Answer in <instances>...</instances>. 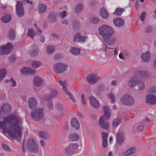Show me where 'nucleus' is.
<instances>
[{
    "label": "nucleus",
    "mask_w": 156,
    "mask_h": 156,
    "mask_svg": "<svg viewBox=\"0 0 156 156\" xmlns=\"http://www.w3.org/2000/svg\"><path fill=\"white\" fill-rule=\"evenodd\" d=\"M22 120L20 117L11 114L0 121V128L4 133H8L9 136L19 140L22 136Z\"/></svg>",
    "instance_id": "obj_1"
},
{
    "label": "nucleus",
    "mask_w": 156,
    "mask_h": 156,
    "mask_svg": "<svg viewBox=\"0 0 156 156\" xmlns=\"http://www.w3.org/2000/svg\"><path fill=\"white\" fill-rule=\"evenodd\" d=\"M99 34L102 36L105 42L111 44L114 43L113 40H111L110 37L114 33L113 29L107 25H103L99 28Z\"/></svg>",
    "instance_id": "obj_2"
},
{
    "label": "nucleus",
    "mask_w": 156,
    "mask_h": 156,
    "mask_svg": "<svg viewBox=\"0 0 156 156\" xmlns=\"http://www.w3.org/2000/svg\"><path fill=\"white\" fill-rule=\"evenodd\" d=\"M26 147L30 152L36 153L38 151L37 144L34 139H29L27 142Z\"/></svg>",
    "instance_id": "obj_3"
},
{
    "label": "nucleus",
    "mask_w": 156,
    "mask_h": 156,
    "mask_svg": "<svg viewBox=\"0 0 156 156\" xmlns=\"http://www.w3.org/2000/svg\"><path fill=\"white\" fill-rule=\"evenodd\" d=\"M137 85L139 86V88L140 90H143L145 87L144 83L142 80H138L135 76L131 78L129 81L128 86L130 87H133Z\"/></svg>",
    "instance_id": "obj_4"
},
{
    "label": "nucleus",
    "mask_w": 156,
    "mask_h": 156,
    "mask_svg": "<svg viewBox=\"0 0 156 156\" xmlns=\"http://www.w3.org/2000/svg\"><path fill=\"white\" fill-rule=\"evenodd\" d=\"M43 109L39 108L36 111L32 112L31 114V116L33 119L37 121L43 118Z\"/></svg>",
    "instance_id": "obj_5"
},
{
    "label": "nucleus",
    "mask_w": 156,
    "mask_h": 156,
    "mask_svg": "<svg viewBox=\"0 0 156 156\" xmlns=\"http://www.w3.org/2000/svg\"><path fill=\"white\" fill-rule=\"evenodd\" d=\"M67 66L64 63H58L53 67V70L55 73L60 74L63 73L66 69Z\"/></svg>",
    "instance_id": "obj_6"
},
{
    "label": "nucleus",
    "mask_w": 156,
    "mask_h": 156,
    "mask_svg": "<svg viewBox=\"0 0 156 156\" xmlns=\"http://www.w3.org/2000/svg\"><path fill=\"white\" fill-rule=\"evenodd\" d=\"M121 102L127 105H132L134 103V100L133 97L125 94L122 97L121 99Z\"/></svg>",
    "instance_id": "obj_7"
},
{
    "label": "nucleus",
    "mask_w": 156,
    "mask_h": 156,
    "mask_svg": "<svg viewBox=\"0 0 156 156\" xmlns=\"http://www.w3.org/2000/svg\"><path fill=\"white\" fill-rule=\"evenodd\" d=\"M11 112V107L8 104H5L0 107V118L4 116V115H7Z\"/></svg>",
    "instance_id": "obj_8"
},
{
    "label": "nucleus",
    "mask_w": 156,
    "mask_h": 156,
    "mask_svg": "<svg viewBox=\"0 0 156 156\" xmlns=\"http://www.w3.org/2000/svg\"><path fill=\"white\" fill-rule=\"evenodd\" d=\"M16 13L19 17H22L24 14V8L22 3L20 1H18L16 6Z\"/></svg>",
    "instance_id": "obj_9"
},
{
    "label": "nucleus",
    "mask_w": 156,
    "mask_h": 156,
    "mask_svg": "<svg viewBox=\"0 0 156 156\" xmlns=\"http://www.w3.org/2000/svg\"><path fill=\"white\" fill-rule=\"evenodd\" d=\"M12 47V44L10 43H8L7 45L1 47L0 48V54L3 55L10 53Z\"/></svg>",
    "instance_id": "obj_10"
},
{
    "label": "nucleus",
    "mask_w": 156,
    "mask_h": 156,
    "mask_svg": "<svg viewBox=\"0 0 156 156\" xmlns=\"http://www.w3.org/2000/svg\"><path fill=\"white\" fill-rule=\"evenodd\" d=\"M99 79V77L94 74H90L87 77V81L90 83H94L96 82Z\"/></svg>",
    "instance_id": "obj_11"
},
{
    "label": "nucleus",
    "mask_w": 156,
    "mask_h": 156,
    "mask_svg": "<svg viewBox=\"0 0 156 156\" xmlns=\"http://www.w3.org/2000/svg\"><path fill=\"white\" fill-rule=\"evenodd\" d=\"M57 17V14L56 12L53 11H51L48 13L47 20L50 23H54L56 21Z\"/></svg>",
    "instance_id": "obj_12"
},
{
    "label": "nucleus",
    "mask_w": 156,
    "mask_h": 156,
    "mask_svg": "<svg viewBox=\"0 0 156 156\" xmlns=\"http://www.w3.org/2000/svg\"><path fill=\"white\" fill-rule=\"evenodd\" d=\"M78 147V145L76 144H69L68 146L65 149V152L67 154H72L74 149Z\"/></svg>",
    "instance_id": "obj_13"
},
{
    "label": "nucleus",
    "mask_w": 156,
    "mask_h": 156,
    "mask_svg": "<svg viewBox=\"0 0 156 156\" xmlns=\"http://www.w3.org/2000/svg\"><path fill=\"white\" fill-rule=\"evenodd\" d=\"M28 106L31 110H34L37 107V103L36 99L33 97L29 98L28 101Z\"/></svg>",
    "instance_id": "obj_14"
},
{
    "label": "nucleus",
    "mask_w": 156,
    "mask_h": 156,
    "mask_svg": "<svg viewBox=\"0 0 156 156\" xmlns=\"http://www.w3.org/2000/svg\"><path fill=\"white\" fill-rule=\"evenodd\" d=\"M103 109L104 112V116L101 117H103V119L105 120H108L111 116V110L108 106H104Z\"/></svg>",
    "instance_id": "obj_15"
},
{
    "label": "nucleus",
    "mask_w": 156,
    "mask_h": 156,
    "mask_svg": "<svg viewBox=\"0 0 156 156\" xmlns=\"http://www.w3.org/2000/svg\"><path fill=\"white\" fill-rule=\"evenodd\" d=\"M146 101L147 103L154 104L156 102V98L155 96L152 94L148 95L146 97Z\"/></svg>",
    "instance_id": "obj_16"
},
{
    "label": "nucleus",
    "mask_w": 156,
    "mask_h": 156,
    "mask_svg": "<svg viewBox=\"0 0 156 156\" xmlns=\"http://www.w3.org/2000/svg\"><path fill=\"white\" fill-rule=\"evenodd\" d=\"M106 120L103 119V117H101L99 120V123L101 127L105 129H108L109 126L108 123L106 121Z\"/></svg>",
    "instance_id": "obj_17"
},
{
    "label": "nucleus",
    "mask_w": 156,
    "mask_h": 156,
    "mask_svg": "<svg viewBox=\"0 0 156 156\" xmlns=\"http://www.w3.org/2000/svg\"><path fill=\"white\" fill-rule=\"evenodd\" d=\"M117 142L119 144L121 145L124 140V134L121 132H118L116 136Z\"/></svg>",
    "instance_id": "obj_18"
},
{
    "label": "nucleus",
    "mask_w": 156,
    "mask_h": 156,
    "mask_svg": "<svg viewBox=\"0 0 156 156\" xmlns=\"http://www.w3.org/2000/svg\"><path fill=\"white\" fill-rule=\"evenodd\" d=\"M114 24L117 27H120L123 26L124 23V20L122 19L117 18L113 20Z\"/></svg>",
    "instance_id": "obj_19"
},
{
    "label": "nucleus",
    "mask_w": 156,
    "mask_h": 156,
    "mask_svg": "<svg viewBox=\"0 0 156 156\" xmlns=\"http://www.w3.org/2000/svg\"><path fill=\"white\" fill-rule=\"evenodd\" d=\"M57 96L58 92L57 91L55 90L52 89L51 90L50 95L46 96L45 99L48 101Z\"/></svg>",
    "instance_id": "obj_20"
},
{
    "label": "nucleus",
    "mask_w": 156,
    "mask_h": 156,
    "mask_svg": "<svg viewBox=\"0 0 156 156\" xmlns=\"http://www.w3.org/2000/svg\"><path fill=\"white\" fill-rule=\"evenodd\" d=\"M86 38V37H83L79 34H77L75 36L74 40L76 42H84L85 41V39Z\"/></svg>",
    "instance_id": "obj_21"
},
{
    "label": "nucleus",
    "mask_w": 156,
    "mask_h": 156,
    "mask_svg": "<svg viewBox=\"0 0 156 156\" xmlns=\"http://www.w3.org/2000/svg\"><path fill=\"white\" fill-rule=\"evenodd\" d=\"M89 101L91 105L94 107L97 108L99 106L98 101L94 97L91 96L89 98Z\"/></svg>",
    "instance_id": "obj_22"
},
{
    "label": "nucleus",
    "mask_w": 156,
    "mask_h": 156,
    "mask_svg": "<svg viewBox=\"0 0 156 156\" xmlns=\"http://www.w3.org/2000/svg\"><path fill=\"white\" fill-rule=\"evenodd\" d=\"M35 70L32 69L24 67L21 69L22 73L23 74H26L28 73L34 74L35 73Z\"/></svg>",
    "instance_id": "obj_23"
},
{
    "label": "nucleus",
    "mask_w": 156,
    "mask_h": 156,
    "mask_svg": "<svg viewBox=\"0 0 156 156\" xmlns=\"http://www.w3.org/2000/svg\"><path fill=\"white\" fill-rule=\"evenodd\" d=\"M71 123L72 126L75 129H78L79 128L80 124L76 118H73L71 120Z\"/></svg>",
    "instance_id": "obj_24"
},
{
    "label": "nucleus",
    "mask_w": 156,
    "mask_h": 156,
    "mask_svg": "<svg viewBox=\"0 0 156 156\" xmlns=\"http://www.w3.org/2000/svg\"><path fill=\"white\" fill-rule=\"evenodd\" d=\"M141 58L142 60L145 62H148L150 58V54L149 52L147 51L145 53H143L141 56Z\"/></svg>",
    "instance_id": "obj_25"
},
{
    "label": "nucleus",
    "mask_w": 156,
    "mask_h": 156,
    "mask_svg": "<svg viewBox=\"0 0 156 156\" xmlns=\"http://www.w3.org/2000/svg\"><path fill=\"white\" fill-rule=\"evenodd\" d=\"M43 80L39 76H36L34 77V84L36 87H38L42 83Z\"/></svg>",
    "instance_id": "obj_26"
},
{
    "label": "nucleus",
    "mask_w": 156,
    "mask_h": 156,
    "mask_svg": "<svg viewBox=\"0 0 156 156\" xmlns=\"http://www.w3.org/2000/svg\"><path fill=\"white\" fill-rule=\"evenodd\" d=\"M100 14L102 18L104 19H106L109 17V14L107 11L104 8L101 9Z\"/></svg>",
    "instance_id": "obj_27"
},
{
    "label": "nucleus",
    "mask_w": 156,
    "mask_h": 156,
    "mask_svg": "<svg viewBox=\"0 0 156 156\" xmlns=\"http://www.w3.org/2000/svg\"><path fill=\"white\" fill-rule=\"evenodd\" d=\"M69 138L71 141H77L79 138V135L76 133H71L69 136Z\"/></svg>",
    "instance_id": "obj_28"
},
{
    "label": "nucleus",
    "mask_w": 156,
    "mask_h": 156,
    "mask_svg": "<svg viewBox=\"0 0 156 156\" xmlns=\"http://www.w3.org/2000/svg\"><path fill=\"white\" fill-rule=\"evenodd\" d=\"M11 19V15L9 14L2 16L1 19V20L3 23H7L9 22Z\"/></svg>",
    "instance_id": "obj_29"
},
{
    "label": "nucleus",
    "mask_w": 156,
    "mask_h": 156,
    "mask_svg": "<svg viewBox=\"0 0 156 156\" xmlns=\"http://www.w3.org/2000/svg\"><path fill=\"white\" fill-rule=\"evenodd\" d=\"M33 50L30 52V55L32 57L37 56L38 54V50L37 46L35 45L33 47Z\"/></svg>",
    "instance_id": "obj_30"
},
{
    "label": "nucleus",
    "mask_w": 156,
    "mask_h": 156,
    "mask_svg": "<svg viewBox=\"0 0 156 156\" xmlns=\"http://www.w3.org/2000/svg\"><path fill=\"white\" fill-rule=\"evenodd\" d=\"M72 26L73 29L75 30H77L80 27V23L78 20H74L73 21Z\"/></svg>",
    "instance_id": "obj_31"
},
{
    "label": "nucleus",
    "mask_w": 156,
    "mask_h": 156,
    "mask_svg": "<svg viewBox=\"0 0 156 156\" xmlns=\"http://www.w3.org/2000/svg\"><path fill=\"white\" fill-rule=\"evenodd\" d=\"M8 37L10 40H13L15 37V33L14 30L12 28L9 29L8 32Z\"/></svg>",
    "instance_id": "obj_32"
},
{
    "label": "nucleus",
    "mask_w": 156,
    "mask_h": 156,
    "mask_svg": "<svg viewBox=\"0 0 156 156\" xmlns=\"http://www.w3.org/2000/svg\"><path fill=\"white\" fill-rule=\"evenodd\" d=\"M37 30L36 32L37 35L40 36V41L42 43H43L45 41V38L44 36L41 33V30L39 28H37Z\"/></svg>",
    "instance_id": "obj_33"
},
{
    "label": "nucleus",
    "mask_w": 156,
    "mask_h": 156,
    "mask_svg": "<svg viewBox=\"0 0 156 156\" xmlns=\"http://www.w3.org/2000/svg\"><path fill=\"white\" fill-rule=\"evenodd\" d=\"M125 11V9L123 8H117L116 9L115 11L113 12L114 15L120 16L122 13Z\"/></svg>",
    "instance_id": "obj_34"
},
{
    "label": "nucleus",
    "mask_w": 156,
    "mask_h": 156,
    "mask_svg": "<svg viewBox=\"0 0 156 156\" xmlns=\"http://www.w3.org/2000/svg\"><path fill=\"white\" fill-rule=\"evenodd\" d=\"M6 71L5 68H2L0 70V81H2L6 75Z\"/></svg>",
    "instance_id": "obj_35"
},
{
    "label": "nucleus",
    "mask_w": 156,
    "mask_h": 156,
    "mask_svg": "<svg viewBox=\"0 0 156 156\" xmlns=\"http://www.w3.org/2000/svg\"><path fill=\"white\" fill-rule=\"evenodd\" d=\"M47 6L44 4H40L38 7V12L41 13L44 12L46 10Z\"/></svg>",
    "instance_id": "obj_36"
},
{
    "label": "nucleus",
    "mask_w": 156,
    "mask_h": 156,
    "mask_svg": "<svg viewBox=\"0 0 156 156\" xmlns=\"http://www.w3.org/2000/svg\"><path fill=\"white\" fill-rule=\"evenodd\" d=\"M121 119L120 117H117L112 121V126L113 127H116L121 122Z\"/></svg>",
    "instance_id": "obj_37"
},
{
    "label": "nucleus",
    "mask_w": 156,
    "mask_h": 156,
    "mask_svg": "<svg viewBox=\"0 0 156 156\" xmlns=\"http://www.w3.org/2000/svg\"><path fill=\"white\" fill-rule=\"evenodd\" d=\"M36 33L34 34V31L31 29L29 28L28 30L27 36L30 37L32 38H33L36 36Z\"/></svg>",
    "instance_id": "obj_38"
},
{
    "label": "nucleus",
    "mask_w": 156,
    "mask_h": 156,
    "mask_svg": "<svg viewBox=\"0 0 156 156\" xmlns=\"http://www.w3.org/2000/svg\"><path fill=\"white\" fill-rule=\"evenodd\" d=\"M90 20V23L93 24H97L100 21L99 18L95 16L91 18Z\"/></svg>",
    "instance_id": "obj_39"
},
{
    "label": "nucleus",
    "mask_w": 156,
    "mask_h": 156,
    "mask_svg": "<svg viewBox=\"0 0 156 156\" xmlns=\"http://www.w3.org/2000/svg\"><path fill=\"white\" fill-rule=\"evenodd\" d=\"M40 137L44 139H47L49 138V136L48 134L45 132L41 131L39 133Z\"/></svg>",
    "instance_id": "obj_40"
},
{
    "label": "nucleus",
    "mask_w": 156,
    "mask_h": 156,
    "mask_svg": "<svg viewBox=\"0 0 156 156\" xmlns=\"http://www.w3.org/2000/svg\"><path fill=\"white\" fill-rule=\"evenodd\" d=\"M31 65L34 68L37 69L41 66V63L39 61H34L31 62Z\"/></svg>",
    "instance_id": "obj_41"
},
{
    "label": "nucleus",
    "mask_w": 156,
    "mask_h": 156,
    "mask_svg": "<svg viewBox=\"0 0 156 156\" xmlns=\"http://www.w3.org/2000/svg\"><path fill=\"white\" fill-rule=\"evenodd\" d=\"M70 51L73 54L77 55L80 53V50L79 49L75 47H72L70 50Z\"/></svg>",
    "instance_id": "obj_42"
},
{
    "label": "nucleus",
    "mask_w": 156,
    "mask_h": 156,
    "mask_svg": "<svg viewBox=\"0 0 156 156\" xmlns=\"http://www.w3.org/2000/svg\"><path fill=\"white\" fill-rule=\"evenodd\" d=\"M135 152V149L133 147H131L127 150L125 153L126 155H131Z\"/></svg>",
    "instance_id": "obj_43"
},
{
    "label": "nucleus",
    "mask_w": 156,
    "mask_h": 156,
    "mask_svg": "<svg viewBox=\"0 0 156 156\" xmlns=\"http://www.w3.org/2000/svg\"><path fill=\"white\" fill-rule=\"evenodd\" d=\"M83 8V5L82 4H80L77 5L76 7L75 12L76 13L80 12Z\"/></svg>",
    "instance_id": "obj_44"
},
{
    "label": "nucleus",
    "mask_w": 156,
    "mask_h": 156,
    "mask_svg": "<svg viewBox=\"0 0 156 156\" xmlns=\"http://www.w3.org/2000/svg\"><path fill=\"white\" fill-rule=\"evenodd\" d=\"M139 74L141 76L142 78H146L147 77L148 74L147 72L143 71H141L139 72Z\"/></svg>",
    "instance_id": "obj_45"
},
{
    "label": "nucleus",
    "mask_w": 156,
    "mask_h": 156,
    "mask_svg": "<svg viewBox=\"0 0 156 156\" xmlns=\"http://www.w3.org/2000/svg\"><path fill=\"white\" fill-rule=\"evenodd\" d=\"M55 48L53 46H50L47 48V51L48 53L50 54L52 53L54 51Z\"/></svg>",
    "instance_id": "obj_46"
},
{
    "label": "nucleus",
    "mask_w": 156,
    "mask_h": 156,
    "mask_svg": "<svg viewBox=\"0 0 156 156\" xmlns=\"http://www.w3.org/2000/svg\"><path fill=\"white\" fill-rule=\"evenodd\" d=\"M123 54H122V53H120L119 54V58L120 59H125L123 57V55H127V54H128V52L127 51L125 50L123 51V52H122Z\"/></svg>",
    "instance_id": "obj_47"
},
{
    "label": "nucleus",
    "mask_w": 156,
    "mask_h": 156,
    "mask_svg": "<svg viewBox=\"0 0 156 156\" xmlns=\"http://www.w3.org/2000/svg\"><path fill=\"white\" fill-rule=\"evenodd\" d=\"M152 27L150 26H147L145 27V32L147 33H149L151 32Z\"/></svg>",
    "instance_id": "obj_48"
},
{
    "label": "nucleus",
    "mask_w": 156,
    "mask_h": 156,
    "mask_svg": "<svg viewBox=\"0 0 156 156\" xmlns=\"http://www.w3.org/2000/svg\"><path fill=\"white\" fill-rule=\"evenodd\" d=\"M109 97L110 98L112 103H114L115 102V95L112 93H110L109 94Z\"/></svg>",
    "instance_id": "obj_49"
},
{
    "label": "nucleus",
    "mask_w": 156,
    "mask_h": 156,
    "mask_svg": "<svg viewBox=\"0 0 156 156\" xmlns=\"http://www.w3.org/2000/svg\"><path fill=\"white\" fill-rule=\"evenodd\" d=\"M148 92L156 94V87H152L148 89Z\"/></svg>",
    "instance_id": "obj_50"
},
{
    "label": "nucleus",
    "mask_w": 156,
    "mask_h": 156,
    "mask_svg": "<svg viewBox=\"0 0 156 156\" xmlns=\"http://www.w3.org/2000/svg\"><path fill=\"white\" fill-rule=\"evenodd\" d=\"M58 109L60 111L63 110L64 108L62 105L60 103H57L56 104Z\"/></svg>",
    "instance_id": "obj_51"
},
{
    "label": "nucleus",
    "mask_w": 156,
    "mask_h": 156,
    "mask_svg": "<svg viewBox=\"0 0 156 156\" xmlns=\"http://www.w3.org/2000/svg\"><path fill=\"white\" fill-rule=\"evenodd\" d=\"M146 12L144 11H143L142 12L140 17V20L142 21H143L144 20L146 16Z\"/></svg>",
    "instance_id": "obj_52"
},
{
    "label": "nucleus",
    "mask_w": 156,
    "mask_h": 156,
    "mask_svg": "<svg viewBox=\"0 0 156 156\" xmlns=\"http://www.w3.org/2000/svg\"><path fill=\"white\" fill-rule=\"evenodd\" d=\"M47 106L49 109L51 110L53 108V105L51 102L49 101L47 104Z\"/></svg>",
    "instance_id": "obj_53"
},
{
    "label": "nucleus",
    "mask_w": 156,
    "mask_h": 156,
    "mask_svg": "<svg viewBox=\"0 0 156 156\" xmlns=\"http://www.w3.org/2000/svg\"><path fill=\"white\" fill-rule=\"evenodd\" d=\"M108 134L107 133H102V137L103 140H107Z\"/></svg>",
    "instance_id": "obj_54"
},
{
    "label": "nucleus",
    "mask_w": 156,
    "mask_h": 156,
    "mask_svg": "<svg viewBox=\"0 0 156 156\" xmlns=\"http://www.w3.org/2000/svg\"><path fill=\"white\" fill-rule=\"evenodd\" d=\"M11 81L12 82V87H14L16 86V81L14 80V78L12 77L10 78Z\"/></svg>",
    "instance_id": "obj_55"
},
{
    "label": "nucleus",
    "mask_w": 156,
    "mask_h": 156,
    "mask_svg": "<svg viewBox=\"0 0 156 156\" xmlns=\"http://www.w3.org/2000/svg\"><path fill=\"white\" fill-rule=\"evenodd\" d=\"M81 98L82 103L84 104H85L86 102L85 95H82L81 96Z\"/></svg>",
    "instance_id": "obj_56"
},
{
    "label": "nucleus",
    "mask_w": 156,
    "mask_h": 156,
    "mask_svg": "<svg viewBox=\"0 0 156 156\" xmlns=\"http://www.w3.org/2000/svg\"><path fill=\"white\" fill-rule=\"evenodd\" d=\"M8 60L10 62H13L15 60V57L14 55H12L9 57Z\"/></svg>",
    "instance_id": "obj_57"
},
{
    "label": "nucleus",
    "mask_w": 156,
    "mask_h": 156,
    "mask_svg": "<svg viewBox=\"0 0 156 156\" xmlns=\"http://www.w3.org/2000/svg\"><path fill=\"white\" fill-rule=\"evenodd\" d=\"M2 146L3 148V149L5 150L9 151V147H8L7 145L6 144H4L3 143L2 144Z\"/></svg>",
    "instance_id": "obj_58"
},
{
    "label": "nucleus",
    "mask_w": 156,
    "mask_h": 156,
    "mask_svg": "<svg viewBox=\"0 0 156 156\" xmlns=\"http://www.w3.org/2000/svg\"><path fill=\"white\" fill-rule=\"evenodd\" d=\"M67 15L66 11L64 10L60 13V16L62 18H64Z\"/></svg>",
    "instance_id": "obj_59"
},
{
    "label": "nucleus",
    "mask_w": 156,
    "mask_h": 156,
    "mask_svg": "<svg viewBox=\"0 0 156 156\" xmlns=\"http://www.w3.org/2000/svg\"><path fill=\"white\" fill-rule=\"evenodd\" d=\"M62 89L63 90L65 91V94L67 95H68L70 94V92H69L67 90L66 87L65 85L64 86L62 87Z\"/></svg>",
    "instance_id": "obj_60"
},
{
    "label": "nucleus",
    "mask_w": 156,
    "mask_h": 156,
    "mask_svg": "<svg viewBox=\"0 0 156 156\" xmlns=\"http://www.w3.org/2000/svg\"><path fill=\"white\" fill-rule=\"evenodd\" d=\"M143 126L140 125H139L137 126V129L138 131H141L143 129Z\"/></svg>",
    "instance_id": "obj_61"
},
{
    "label": "nucleus",
    "mask_w": 156,
    "mask_h": 156,
    "mask_svg": "<svg viewBox=\"0 0 156 156\" xmlns=\"http://www.w3.org/2000/svg\"><path fill=\"white\" fill-rule=\"evenodd\" d=\"M68 95L69 96V97L70 98L71 100H72V101H73L74 102H75L76 100L74 98L72 94L70 93V94Z\"/></svg>",
    "instance_id": "obj_62"
},
{
    "label": "nucleus",
    "mask_w": 156,
    "mask_h": 156,
    "mask_svg": "<svg viewBox=\"0 0 156 156\" xmlns=\"http://www.w3.org/2000/svg\"><path fill=\"white\" fill-rule=\"evenodd\" d=\"M107 145V140H103L102 146L103 147L105 148L106 147Z\"/></svg>",
    "instance_id": "obj_63"
},
{
    "label": "nucleus",
    "mask_w": 156,
    "mask_h": 156,
    "mask_svg": "<svg viewBox=\"0 0 156 156\" xmlns=\"http://www.w3.org/2000/svg\"><path fill=\"white\" fill-rule=\"evenodd\" d=\"M62 23L66 25H68L69 23L68 20L65 19H63L62 20Z\"/></svg>",
    "instance_id": "obj_64"
}]
</instances>
